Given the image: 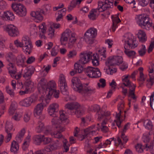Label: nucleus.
Instances as JSON below:
<instances>
[{
	"label": "nucleus",
	"mask_w": 154,
	"mask_h": 154,
	"mask_svg": "<svg viewBox=\"0 0 154 154\" xmlns=\"http://www.w3.org/2000/svg\"><path fill=\"white\" fill-rule=\"evenodd\" d=\"M38 88L46 90L47 96L48 99L54 94V97L58 98L59 97L60 91L56 90V83L54 81H51L48 83L44 78L41 79L38 85Z\"/></svg>",
	"instance_id": "obj_1"
},
{
	"label": "nucleus",
	"mask_w": 154,
	"mask_h": 154,
	"mask_svg": "<svg viewBox=\"0 0 154 154\" xmlns=\"http://www.w3.org/2000/svg\"><path fill=\"white\" fill-rule=\"evenodd\" d=\"M133 35L131 33L125 34L123 36L122 41L124 42L125 45L124 52L125 54L129 57L134 58L136 52L133 51H130L127 48L129 47L133 49L136 47L137 45L136 40L134 39Z\"/></svg>",
	"instance_id": "obj_2"
},
{
	"label": "nucleus",
	"mask_w": 154,
	"mask_h": 154,
	"mask_svg": "<svg viewBox=\"0 0 154 154\" xmlns=\"http://www.w3.org/2000/svg\"><path fill=\"white\" fill-rule=\"evenodd\" d=\"M72 86L73 89L84 96L91 94L94 91V90L88 86V84L82 85L79 79L77 78H73L72 79Z\"/></svg>",
	"instance_id": "obj_3"
},
{
	"label": "nucleus",
	"mask_w": 154,
	"mask_h": 154,
	"mask_svg": "<svg viewBox=\"0 0 154 154\" xmlns=\"http://www.w3.org/2000/svg\"><path fill=\"white\" fill-rule=\"evenodd\" d=\"M137 23L141 28L149 30L150 27L154 29V24L146 14H141L137 15Z\"/></svg>",
	"instance_id": "obj_4"
},
{
	"label": "nucleus",
	"mask_w": 154,
	"mask_h": 154,
	"mask_svg": "<svg viewBox=\"0 0 154 154\" xmlns=\"http://www.w3.org/2000/svg\"><path fill=\"white\" fill-rule=\"evenodd\" d=\"M129 76L128 75H125L122 76V80L123 84L129 88L128 97L136 101L137 97L135 94L136 85L130 81Z\"/></svg>",
	"instance_id": "obj_5"
},
{
	"label": "nucleus",
	"mask_w": 154,
	"mask_h": 154,
	"mask_svg": "<svg viewBox=\"0 0 154 154\" xmlns=\"http://www.w3.org/2000/svg\"><path fill=\"white\" fill-rule=\"evenodd\" d=\"M56 119H52L51 120L52 125L55 128V130L56 131L52 134V136L55 138H59L62 137L61 132L65 130V128H64V125H57L56 122Z\"/></svg>",
	"instance_id": "obj_6"
},
{
	"label": "nucleus",
	"mask_w": 154,
	"mask_h": 154,
	"mask_svg": "<svg viewBox=\"0 0 154 154\" xmlns=\"http://www.w3.org/2000/svg\"><path fill=\"white\" fill-rule=\"evenodd\" d=\"M11 7L14 12L19 16L23 17L26 15V9L23 5L20 4H12Z\"/></svg>",
	"instance_id": "obj_7"
},
{
	"label": "nucleus",
	"mask_w": 154,
	"mask_h": 154,
	"mask_svg": "<svg viewBox=\"0 0 154 154\" xmlns=\"http://www.w3.org/2000/svg\"><path fill=\"white\" fill-rule=\"evenodd\" d=\"M123 62V59L121 56H111L109 57L105 62L106 65L112 66L119 65Z\"/></svg>",
	"instance_id": "obj_8"
},
{
	"label": "nucleus",
	"mask_w": 154,
	"mask_h": 154,
	"mask_svg": "<svg viewBox=\"0 0 154 154\" xmlns=\"http://www.w3.org/2000/svg\"><path fill=\"white\" fill-rule=\"evenodd\" d=\"M113 0H103L98 2L99 10L103 12L113 7Z\"/></svg>",
	"instance_id": "obj_9"
},
{
	"label": "nucleus",
	"mask_w": 154,
	"mask_h": 154,
	"mask_svg": "<svg viewBox=\"0 0 154 154\" xmlns=\"http://www.w3.org/2000/svg\"><path fill=\"white\" fill-rule=\"evenodd\" d=\"M5 30L12 37H15L19 34L17 28L13 25H7L5 28Z\"/></svg>",
	"instance_id": "obj_10"
},
{
	"label": "nucleus",
	"mask_w": 154,
	"mask_h": 154,
	"mask_svg": "<svg viewBox=\"0 0 154 154\" xmlns=\"http://www.w3.org/2000/svg\"><path fill=\"white\" fill-rule=\"evenodd\" d=\"M23 44L22 48L23 51L26 53H28V54H29L31 52L32 47L30 40L24 38L23 39Z\"/></svg>",
	"instance_id": "obj_11"
},
{
	"label": "nucleus",
	"mask_w": 154,
	"mask_h": 154,
	"mask_svg": "<svg viewBox=\"0 0 154 154\" xmlns=\"http://www.w3.org/2000/svg\"><path fill=\"white\" fill-rule=\"evenodd\" d=\"M92 54L91 52L81 53L80 55V59L79 61L84 65L88 63L90 60Z\"/></svg>",
	"instance_id": "obj_12"
},
{
	"label": "nucleus",
	"mask_w": 154,
	"mask_h": 154,
	"mask_svg": "<svg viewBox=\"0 0 154 154\" xmlns=\"http://www.w3.org/2000/svg\"><path fill=\"white\" fill-rule=\"evenodd\" d=\"M58 104L57 103H53L50 105L48 109L49 115L54 118L57 116V112L58 110Z\"/></svg>",
	"instance_id": "obj_13"
},
{
	"label": "nucleus",
	"mask_w": 154,
	"mask_h": 154,
	"mask_svg": "<svg viewBox=\"0 0 154 154\" xmlns=\"http://www.w3.org/2000/svg\"><path fill=\"white\" fill-rule=\"evenodd\" d=\"M13 128V124L11 122H7L5 127V131L7 135L6 137V142H8L12 137V132Z\"/></svg>",
	"instance_id": "obj_14"
},
{
	"label": "nucleus",
	"mask_w": 154,
	"mask_h": 154,
	"mask_svg": "<svg viewBox=\"0 0 154 154\" xmlns=\"http://www.w3.org/2000/svg\"><path fill=\"white\" fill-rule=\"evenodd\" d=\"M43 14H45V11L42 9H39L36 11L32 12L30 15L39 21H42L43 19Z\"/></svg>",
	"instance_id": "obj_15"
},
{
	"label": "nucleus",
	"mask_w": 154,
	"mask_h": 154,
	"mask_svg": "<svg viewBox=\"0 0 154 154\" xmlns=\"http://www.w3.org/2000/svg\"><path fill=\"white\" fill-rule=\"evenodd\" d=\"M35 70V69L33 66H29L26 68L24 70L23 77L27 80L29 79Z\"/></svg>",
	"instance_id": "obj_16"
},
{
	"label": "nucleus",
	"mask_w": 154,
	"mask_h": 154,
	"mask_svg": "<svg viewBox=\"0 0 154 154\" xmlns=\"http://www.w3.org/2000/svg\"><path fill=\"white\" fill-rule=\"evenodd\" d=\"M58 146L57 143H51L49 145L46 146L44 149H42V152L45 154L47 152H50L56 150Z\"/></svg>",
	"instance_id": "obj_17"
},
{
	"label": "nucleus",
	"mask_w": 154,
	"mask_h": 154,
	"mask_svg": "<svg viewBox=\"0 0 154 154\" xmlns=\"http://www.w3.org/2000/svg\"><path fill=\"white\" fill-rule=\"evenodd\" d=\"M7 65V68L8 70L9 73L11 76L16 73L17 69L15 64L11 62H8Z\"/></svg>",
	"instance_id": "obj_18"
},
{
	"label": "nucleus",
	"mask_w": 154,
	"mask_h": 154,
	"mask_svg": "<svg viewBox=\"0 0 154 154\" xmlns=\"http://www.w3.org/2000/svg\"><path fill=\"white\" fill-rule=\"evenodd\" d=\"M60 119H59L58 118L57 116L54 118L52 119H56V123L57 125H64L63 123H64L65 121L67 120V118L65 116V114L62 111H60Z\"/></svg>",
	"instance_id": "obj_19"
},
{
	"label": "nucleus",
	"mask_w": 154,
	"mask_h": 154,
	"mask_svg": "<svg viewBox=\"0 0 154 154\" xmlns=\"http://www.w3.org/2000/svg\"><path fill=\"white\" fill-rule=\"evenodd\" d=\"M80 107V105L77 102L68 103L65 105V108L72 112V111H74L75 109H78Z\"/></svg>",
	"instance_id": "obj_20"
},
{
	"label": "nucleus",
	"mask_w": 154,
	"mask_h": 154,
	"mask_svg": "<svg viewBox=\"0 0 154 154\" xmlns=\"http://www.w3.org/2000/svg\"><path fill=\"white\" fill-rule=\"evenodd\" d=\"M71 31L69 29H66L63 32L61 37L60 41L61 42L67 41L68 38H70L72 35Z\"/></svg>",
	"instance_id": "obj_21"
},
{
	"label": "nucleus",
	"mask_w": 154,
	"mask_h": 154,
	"mask_svg": "<svg viewBox=\"0 0 154 154\" xmlns=\"http://www.w3.org/2000/svg\"><path fill=\"white\" fill-rule=\"evenodd\" d=\"M34 97H33L26 98L21 101L20 103V104L24 106H29L32 103L35 102V100H34Z\"/></svg>",
	"instance_id": "obj_22"
},
{
	"label": "nucleus",
	"mask_w": 154,
	"mask_h": 154,
	"mask_svg": "<svg viewBox=\"0 0 154 154\" xmlns=\"http://www.w3.org/2000/svg\"><path fill=\"white\" fill-rule=\"evenodd\" d=\"M85 39L86 42L88 44H92L94 42V38L92 36L88 29L84 35Z\"/></svg>",
	"instance_id": "obj_23"
},
{
	"label": "nucleus",
	"mask_w": 154,
	"mask_h": 154,
	"mask_svg": "<svg viewBox=\"0 0 154 154\" xmlns=\"http://www.w3.org/2000/svg\"><path fill=\"white\" fill-rule=\"evenodd\" d=\"M34 87V83L31 81H26L24 85L22 86V89H26L29 92L31 91Z\"/></svg>",
	"instance_id": "obj_24"
},
{
	"label": "nucleus",
	"mask_w": 154,
	"mask_h": 154,
	"mask_svg": "<svg viewBox=\"0 0 154 154\" xmlns=\"http://www.w3.org/2000/svg\"><path fill=\"white\" fill-rule=\"evenodd\" d=\"M19 146L15 140L13 141L11 145V151L14 154H17L19 151Z\"/></svg>",
	"instance_id": "obj_25"
},
{
	"label": "nucleus",
	"mask_w": 154,
	"mask_h": 154,
	"mask_svg": "<svg viewBox=\"0 0 154 154\" xmlns=\"http://www.w3.org/2000/svg\"><path fill=\"white\" fill-rule=\"evenodd\" d=\"M4 16L3 20H8L12 21L14 19V16L13 13L10 11L4 12Z\"/></svg>",
	"instance_id": "obj_26"
},
{
	"label": "nucleus",
	"mask_w": 154,
	"mask_h": 154,
	"mask_svg": "<svg viewBox=\"0 0 154 154\" xmlns=\"http://www.w3.org/2000/svg\"><path fill=\"white\" fill-rule=\"evenodd\" d=\"M44 137V135L39 134L34 135L32 139L34 143L36 145H39L42 141V138Z\"/></svg>",
	"instance_id": "obj_27"
},
{
	"label": "nucleus",
	"mask_w": 154,
	"mask_h": 154,
	"mask_svg": "<svg viewBox=\"0 0 154 154\" xmlns=\"http://www.w3.org/2000/svg\"><path fill=\"white\" fill-rule=\"evenodd\" d=\"M137 35L140 41L144 42L146 40V33L143 30H139Z\"/></svg>",
	"instance_id": "obj_28"
},
{
	"label": "nucleus",
	"mask_w": 154,
	"mask_h": 154,
	"mask_svg": "<svg viewBox=\"0 0 154 154\" xmlns=\"http://www.w3.org/2000/svg\"><path fill=\"white\" fill-rule=\"evenodd\" d=\"M44 107V105L43 103L38 104L34 108V112L37 115H40L42 113Z\"/></svg>",
	"instance_id": "obj_29"
},
{
	"label": "nucleus",
	"mask_w": 154,
	"mask_h": 154,
	"mask_svg": "<svg viewBox=\"0 0 154 154\" xmlns=\"http://www.w3.org/2000/svg\"><path fill=\"white\" fill-rule=\"evenodd\" d=\"M106 52V49L105 48L99 50L98 51V54H97L96 57L98 58V60H105L106 58V55L105 53Z\"/></svg>",
	"instance_id": "obj_30"
},
{
	"label": "nucleus",
	"mask_w": 154,
	"mask_h": 154,
	"mask_svg": "<svg viewBox=\"0 0 154 154\" xmlns=\"http://www.w3.org/2000/svg\"><path fill=\"white\" fill-rule=\"evenodd\" d=\"M84 66V64L78 61L75 64L74 68L75 70H76L78 72L81 73L83 70Z\"/></svg>",
	"instance_id": "obj_31"
},
{
	"label": "nucleus",
	"mask_w": 154,
	"mask_h": 154,
	"mask_svg": "<svg viewBox=\"0 0 154 154\" xmlns=\"http://www.w3.org/2000/svg\"><path fill=\"white\" fill-rule=\"evenodd\" d=\"M94 107L96 109H97L95 111H97L98 113V117L97 118V120L98 121H100L101 120L103 119L104 118H105L104 114V111H101L99 112V111L100 110V108L99 106L97 105H96L94 106Z\"/></svg>",
	"instance_id": "obj_32"
},
{
	"label": "nucleus",
	"mask_w": 154,
	"mask_h": 154,
	"mask_svg": "<svg viewBox=\"0 0 154 154\" xmlns=\"http://www.w3.org/2000/svg\"><path fill=\"white\" fill-rule=\"evenodd\" d=\"M97 11H98L99 12H101L99 10L98 6L97 9H92L90 11L89 14L88 15V17L90 19L92 20H96L97 17L96 13Z\"/></svg>",
	"instance_id": "obj_33"
},
{
	"label": "nucleus",
	"mask_w": 154,
	"mask_h": 154,
	"mask_svg": "<svg viewBox=\"0 0 154 154\" xmlns=\"http://www.w3.org/2000/svg\"><path fill=\"white\" fill-rule=\"evenodd\" d=\"M118 110L119 111L118 113H116V120H115L114 122L116 123V124L119 128L121 127V125L122 121H121L120 119V116L121 113V109L119 108H118Z\"/></svg>",
	"instance_id": "obj_34"
},
{
	"label": "nucleus",
	"mask_w": 154,
	"mask_h": 154,
	"mask_svg": "<svg viewBox=\"0 0 154 154\" xmlns=\"http://www.w3.org/2000/svg\"><path fill=\"white\" fill-rule=\"evenodd\" d=\"M121 138L123 140V142H122L121 139L119 137H117V140L119 144L122 145L123 147V143H125L128 140V139L123 133H122V134Z\"/></svg>",
	"instance_id": "obj_35"
},
{
	"label": "nucleus",
	"mask_w": 154,
	"mask_h": 154,
	"mask_svg": "<svg viewBox=\"0 0 154 154\" xmlns=\"http://www.w3.org/2000/svg\"><path fill=\"white\" fill-rule=\"evenodd\" d=\"M30 141V136L28 135L24 140L22 146V149L23 150H26L28 147Z\"/></svg>",
	"instance_id": "obj_36"
},
{
	"label": "nucleus",
	"mask_w": 154,
	"mask_h": 154,
	"mask_svg": "<svg viewBox=\"0 0 154 154\" xmlns=\"http://www.w3.org/2000/svg\"><path fill=\"white\" fill-rule=\"evenodd\" d=\"M120 22V20L118 16L112 19V32H114L116 28L117 27V24Z\"/></svg>",
	"instance_id": "obj_37"
},
{
	"label": "nucleus",
	"mask_w": 154,
	"mask_h": 154,
	"mask_svg": "<svg viewBox=\"0 0 154 154\" xmlns=\"http://www.w3.org/2000/svg\"><path fill=\"white\" fill-rule=\"evenodd\" d=\"M96 68H94L92 67L88 66L87 67L85 70V72L86 75L89 77L91 78L92 74L94 73V70H96Z\"/></svg>",
	"instance_id": "obj_38"
},
{
	"label": "nucleus",
	"mask_w": 154,
	"mask_h": 154,
	"mask_svg": "<svg viewBox=\"0 0 154 154\" xmlns=\"http://www.w3.org/2000/svg\"><path fill=\"white\" fill-rule=\"evenodd\" d=\"M58 83L59 86L67 85L65 76L63 74L60 75Z\"/></svg>",
	"instance_id": "obj_39"
},
{
	"label": "nucleus",
	"mask_w": 154,
	"mask_h": 154,
	"mask_svg": "<svg viewBox=\"0 0 154 154\" xmlns=\"http://www.w3.org/2000/svg\"><path fill=\"white\" fill-rule=\"evenodd\" d=\"M83 113L82 109L81 108V106L78 109H75L74 111L71 112L70 113L72 115H76L77 117L78 118L80 117L82 115Z\"/></svg>",
	"instance_id": "obj_40"
},
{
	"label": "nucleus",
	"mask_w": 154,
	"mask_h": 154,
	"mask_svg": "<svg viewBox=\"0 0 154 154\" xmlns=\"http://www.w3.org/2000/svg\"><path fill=\"white\" fill-rule=\"evenodd\" d=\"M149 79L147 80L148 83L147 84V86L149 88H151L153 84V80L154 79V73H149Z\"/></svg>",
	"instance_id": "obj_41"
},
{
	"label": "nucleus",
	"mask_w": 154,
	"mask_h": 154,
	"mask_svg": "<svg viewBox=\"0 0 154 154\" xmlns=\"http://www.w3.org/2000/svg\"><path fill=\"white\" fill-rule=\"evenodd\" d=\"M97 54H93L91 57V60H92V63L94 66H97L99 65L98 59L96 57Z\"/></svg>",
	"instance_id": "obj_42"
},
{
	"label": "nucleus",
	"mask_w": 154,
	"mask_h": 154,
	"mask_svg": "<svg viewBox=\"0 0 154 154\" xmlns=\"http://www.w3.org/2000/svg\"><path fill=\"white\" fill-rule=\"evenodd\" d=\"M91 127H89L84 130V131L85 132V134L82 136V139L81 140H82L83 139L86 138L87 137V135L91 134H93V132L94 133L95 132V131H91Z\"/></svg>",
	"instance_id": "obj_43"
},
{
	"label": "nucleus",
	"mask_w": 154,
	"mask_h": 154,
	"mask_svg": "<svg viewBox=\"0 0 154 154\" xmlns=\"http://www.w3.org/2000/svg\"><path fill=\"white\" fill-rule=\"evenodd\" d=\"M25 132V130L24 128L22 129L17 135L16 137V140L19 141H20L21 139L23 138L24 136Z\"/></svg>",
	"instance_id": "obj_44"
},
{
	"label": "nucleus",
	"mask_w": 154,
	"mask_h": 154,
	"mask_svg": "<svg viewBox=\"0 0 154 154\" xmlns=\"http://www.w3.org/2000/svg\"><path fill=\"white\" fill-rule=\"evenodd\" d=\"M5 57L7 61L9 62L14 59V55L12 52H9L6 54Z\"/></svg>",
	"instance_id": "obj_45"
},
{
	"label": "nucleus",
	"mask_w": 154,
	"mask_h": 154,
	"mask_svg": "<svg viewBox=\"0 0 154 154\" xmlns=\"http://www.w3.org/2000/svg\"><path fill=\"white\" fill-rule=\"evenodd\" d=\"M38 125L36 128V130L38 133H40L45 129L44 124L41 122L39 121Z\"/></svg>",
	"instance_id": "obj_46"
},
{
	"label": "nucleus",
	"mask_w": 154,
	"mask_h": 154,
	"mask_svg": "<svg viewBox=\"0 0 154 154\" xmlns=\"http://www.w3.org/2000/svg\"><path fill=\"white\" fill-rule=\"evenodd\" d=\"M96 70H94V73L92 74V75L91 78H97L101 77V72H100L99 69L97 68H95Z\"/></svg>",
	"instance_id": "obj_47"
},
{
	"label": "nucleus",
	"mask_w": 154,
	"mask_h": 154,
	"mask_svg": "<svg viewBox=\"0 0 154 154\" xmlns=\"http://www.w3.org/2000/svg\"><path fill=\"white\" fill-rule=\"evenodd\" d=\"M26 59L25 56L21 54L18 57V58L17 60V63L19 65H22Z\"/></svg>",
	"instance_id": "obj_48"
},
{
	"label": "nucleus",
	"mask_w": 154,
	"mask_h": 154,
	"mask_svg": "<svg viewBox=\"0 0 154 154\" xmlns=\"http://www.w3.org/2000/svg\"><path fill=\"white\" fill-rule=\"evenodd\" d=\"M99 82L97 83V86L99 88H103L106 85V80L103 79H100L99 80Z\"/></svg>",
	"instance_id": "obj_49"
},
{
	"label": "nucleus",
	"mask_w": 154,
	"mask_h": 154,
	"mask_svg": "<svg viewBox=\"0 0 154 154\" xmlns=\"http://www.w3.org/2000/svg\"><path fill=\"white\" fill-rule=\"evenodd\" d=\"M32 113L30 111L26 112L24 116L23 119L24 122H28L30 119L31 115Z\"/></svg>",
	"instance_id": "obj_50"
},
{
	"label": "nucleus",
	"mask_w": 154,
	"mask_h": 154,
	"mask_svg": "<svg viewBox=\"0 0 154 154\" xmlns=\"http://www.w3.org/2000/svg\"><path fill=\"white\" fill-rule=\"evenodd\" d=\"M61 93L64 95H68V87L67 85L60 86Z\"/></svg>",
	"instance_id": "obj_51"
},
{
	"label": "nucleus",
	"mask_w": 154,
	"mask_h": 154,
	"mask_svg": "<svg viewBox=\"0 0 154 154\" xmlns=\"http://www.w3.org/2000/svg\"><path fill=\"white\" fill-rule=\"evenodd\" d=\"M144 125L146 128L149 130L151 129L152 127V125L151 122L148 120L144 122Z\"/></svg>",
	"instance_id": "obj_52"
},
{
	"label": "nucleus",
	"mask_w": 154,
	"mask_h": 154,
	"mask_svg": "<svg viewBox=\"0 0 154 154\" xmlns=\"http://www.w3.org/2000/svg\"><path fill=\"white\" fill-rule=\"evenodd\" d=\"M138 70L140 71V75L139 79H138V80L140 82H143L145 80V78H144V75L143 72V68L142 67H140L138 69Z\"/></svg>",
	"instance_id": "obj_53"
},
{
	"label": "nucleus",
	"mask_w": 154,
	"mask_h": 154,
	"mask_svg": "<svg viewBox=\"0 0 154 154\" xmlns=\"http://www.w3.org/2000/svg\"><path fill=\"white\" fill-rule=\"evenodd\" d=\"M39 29H41L40 32H41L43 34L45 33L46 32V27L45 23V22L42 23L38 26Z\"/></svg>",
	"instance_id": "obj_54"
},
{
	"label": "nucleus",
	"mask_w": 154,
	"mask_h": 154,
	"mask_svg": "<svg viewBox=\"0 0 154 154\" xmlns=\"http://www.w3.org/2000/svg\"><path fill=\"white\" fill-rule=\"evenodd\" d=\"M88 30L89 33L92 35L93 37L95 38L97 34V29L93 27H91Z\"/></svg>",
	"instance_id": "obj_55"
},
{
	"label": "nucleus",
	"mask_w": 154,
	"mask_h": 154,
	"mask_svg": "<svg viewBox=\"0 0 154 154\" xmlns=\"http://www.w3.org/2000/svg\"><path fill=\"white\" fill-rule=\"evenodd\" d=\"M22 116V113L16 112L15 115L12 116V118L15 121H19L20 120Z\"/></svg>",
	"instance_id": "obj_56"
},
{
	"label": "nucleus",
	"mask_w": 154,
	"mask_h": 154,
	"mask_svg": "<svg viewBox=\"0 0 154 154\" xmlns=\"http://www.w3.org/2000/svg\"><path fill=\"white\" fill-rule=\"evenodd\" d=\"M16 106L14 104L12 103L11 104L9 111V115H12L14 113L16 109Z\"/></svg>",
	"instance_id": "obj_57"
},
{
	"label": "nucleus",
	"mask_w": 154,
	"mask_h": 154,
	"mask_svg": "<svg viewBox=\"0 0 154 154\" xmlns=\"http://www.w3.org/2000/svg\"><path fill=\"white\" fill-rule=\"evenodd\" d=\"M6 91L7 93L11 97H14V93L13 90L11 89L9 86H7L6 87Z\"/></svg>",
	"instance_id": "obj_58"
},
{
	"label": "nucleus",
	"mask_w": 154,
	"mask_h": 154,
	"mask_svg": "<svg viewBox=\"0 0 154 154\" xmlns=\"http://www.w3.org/2000/svg\"><path fill=\"white\" fill-rule=\"evenodd\" d=\"M146 52V47L144 45H142V48L138 51L139 55L141 56H143L145 54Z\"/></svg>",
	"instance_id": "obj_59"
},
{
	"label": "nucleus",
	"mask_w": 154,
	"mask_h": 154,
	"mask_svg": "<svg viewBox=\"0 0 154 154\" xmlns=\"http://www.w3.org/2000/svg\"><path fill=\"white\" fill-rule=\"evenodd\" d=\"M7 4L5 1L3 0H0V9L4 10L7 7Z\"/></svg>",
	"instance_id": "obj_60"
},
{
	"label": "nucleus",
	"mask_w": 154,
	"mask_h": 154,
	"mask_svg": "<svg viewBox=\"0 0 154 154\" xmlns=\"http://www.w3.org/2000/svg\"><path fill=\"white\" fill-rule=\"evenodd\" d=\"M143 146L140 144H138L135 146L136 151L138 153H142L143 152Z\"/></svg>",
	"instance_id": "obj_61"
},
{
	"label": "nucleus",
	"mask_w": 154,
	"mask_h": 154,
	"mask_svg": "<svg viewBox=\"0 0 154 154\" xmlns=\"http://www.w3.org/2000/svg\"><path fill=\"white\" fill-rule=\"evenodd\" d=\"M107 66L109 67L108 69L107 70L108 74H109L110 75H112L117 72V69L116 68H111L110 66Z\"/></svg>",
	"instance_id": "obj_62"
},
{
	"label": "nucleus",
	"mask_w": 154,
	"mask_h": 154,
	"mask_svg": "<svg viewBox=\"0 0 154 154\" xmlns=\"http://www.w3.org/2000/svg\"><path fill=\"white\" fill-rule=\"evenodd\" d=\"M154 48V38L152 39L151 41L149 47L148 52L149 53L153 50Z\"/></svg>",
	"instance_id": "obj_63"
},
{
	"label": "nucleus",
	"mask_w": 154,
	"mask_h": 154,
	"mask_svg": "<svg viewBox=\"0 0 154 154\" xmlns=\"http://www.w3.org/2000/svg\"><path fill=\"white\" fill-rule=\"evenodd\" d=\"M54 29L51 27H50L49 29V33L48 35L51 38L54 37Z\"/></svg>",
	"instance_id": "obj_64"
}]
</instances>
